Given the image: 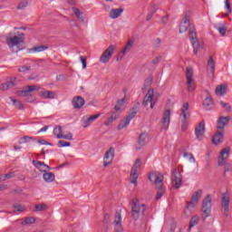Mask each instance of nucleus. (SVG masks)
<instances>
[{
    "label": "nucleus",
    "mask_w": 232,
    "mask_h": 232,
    "mask_svg": "<svg viewBox=\"0 0 232 232\" xmlns=\"http://www.w3.org/2000/svg\"><path fill=\"white\" fill-rule=\"evenodd\" d=\"M57 146L58 148H69V146H72V143L65 140H59Z\"/></svg>",
    "instance_id": "52"
},
{
    "label": "nucleus",
    "mask_w": 232,
    "mask_h": 232,
    "mask_svg": "<svg viewBox=\"0 0 232 232\" xmlns=\"http://www.w3.org/2000/svg\"><path fill=\"white\" fill-rule=\"evenodd\" d=\"M211 208H212V199L211 195H207L202 202V213H203V220H206L208 217H211Z\"/></svg>",
    "instance_id": "5"
},
{
    "label": "nucleus",
    "mask_w": 232,
    "mask_h": 232,
    "mask_svg": "<svg viewBox=\"0 0 232 232\" xmlns=\"http://www.w3.org/2000/svg\"><path fill=\"white\" fill-rule=\"evenodd\" d=\"M172 185L176 189H179V188L182 186V176L179 173V171H177V169L172 171Z\"/></svg>",
    "instance_id": "14"
},
{
    "label": "nucleus",
    "mask_w": 232,
    "mask_h": 232,
    "mask_svg": "<svg viewBox=\"0 0 232 232\" xmlns=\"http://www.w3.org/2000/svg\"><path fill=\"white\" fill-rule=\"evenodd\" d=\"M202 197V189H198L192 194L191 200L188 202L187 209H193L198 204V200Z\"/></svg>",
    "instance_id": "10"
},
{
    "label": "nucleus",
    "mask_w": 232,
    "mask_h": 232,
    "mask_svg": "<svg viewBox=\"0 0 232 232\" xmlns=\"http://www.w3.org/2000/svg\"><path fill=\"white\" fill-rule=\"evenodd\" d=\"M112 224L116 232H124V229L122 228V216L121 215V212H116Z\"/></svg>",
    "instance_id": "12"
},
{
    "label": "nucleus",
    "mask_w": 232,
    "mask_h": 232,
    "mask_svg": "<svg viewBox=\"0 0 232 232\" xmlns=\"http://www.w3.org/2000/svg\"><path fill=\"white\" fill-rule=\"evenodd\" d=\"M158 189V193L156 195V200H160V198H162V197L164 196V193H166V189L164 188V186H158L157 187Z\"/></svg>",
    "instance_id": "37"
},
{
    "label": "nucleus",
    "mask_w": 232,
    "mask_h": 232,
    "mask_svg": "<svg viewBox=\"0 0 232 232\" xmlns=\"http://www.w3.org/2000/svg\"><path fill=\"white\" fill-rule=\"evenodd\" d=\"M124 12V9L122 8H118V9H112L111 10L109 16L111 19H117V17H121V14Z\"/></svg>",
    "instance_id": "32"
},
{
    "label": "nucleus",
    "mask_w": 232,
    "mask_h": 232,
    "mask_svg": "<svg viewBox=\"0 0 232 232\" xmlns=\"http://www.w3.org/2000/svg\"><path fill=\"white\" fill-rule=\"evenodd\" d=\"M13 177H14V172H10V173L0 176V180H2V182H5V180H8V179H13Z\"/></svg>",
    "instance_id": "53"
},
{
    "label": "nucleus",
    "mask_w": 232,
    "mask_h": 232,
    "mask_svg": "<svg viewBox=\"0 0 232 232\" xmlns=\"http://www.w3.org/2000/svg\"><path fill=\"white\" fill-rule=\"evenodd\" d=\"M117 47L113 44L110 45L101 55L100 63L102 64H106V63H110V59H111L113 53H115V49Z\"/></svg>",
    "instance_id": "6"
},
{
    "label": "nucleus",
    "mask_w": 232,
    "mask_h": 232,
    "mask_svg": "<svg viewBox=\"0 0 232 232\" xmlns=\"http://www.w3.org/2000/svg\"><path fill=\"white\" fill-rule=\"evenodd\" d=\"M62 139H65L66 140H73V134L72 132H68L67 134H63Z\"/></svg>",
    "instance_id": "56"
},
{
    "label": "nucleus",
    "mask_w": 232,
    "mask_h": 232,
    "mask_svg": "<svg viewBox=\"0 0 232 232\" xmlns=\"http://www.w3.org/2000/svg\"><path fill=\"white\" fill-rule=\"evenodd\" d=\"M11 102H13V105L14 108H17V110H24V106L23 105V102L21 101L14 99V97H9Z\"/></svg>",
    "instance_id": "35"
},
{
    "label": "nucleus",
    "mask_w": 232,
    "mask_h": 232,
    "mask_svg": "<svg viewBox=\"0 0 232 232\" xmlns=\"http://www.w3.org/2000/svg\"><path fill=\"white\" fill-rule=\"evenodd\" d=\"M149 180L150 182H155L156 184V188L158 186H162V182H164V175H162V173H159V174H156V173H150L149 175Z\"/></svg>",
    "instance_id": "15"
},
{
    "label": "nucleus",
    "mask_w": 232,
    "mask_h": 232,
    "mask_svg": "<svg viewBox=\"0 0 232 232\" xmlns=\"http://www.w3.org/2000/svg\"><path fill=\"white\" fill-rule=\"evenodd\" d=\"M33 166H34L36 169H39L41 173H44L52 169V168L48 166L46 163L39 161L37 160H33Z\"/></svg>",
    "instance_id": "17"
},
{
    "label": "nucleus",
    "mask_w": 232,
    "mask_h": 232,
    "mask_svg": "<svg viewBox=\"0 0 232 232\" xmlns=\"http://www.w3.org/2000/svg\"><path fill=\"white\" fill-rule=\"evenodd\" d=\"M190 16L189 14H186L182 19L181 24H179V34H184L186 32H189V30H191V26H193V24H191V23L189 22Z\"/></svg>",
    "instance_id": "11"
},
{
    "label": "nucleus",
    "mask_w": 232,
    "mask_h": 232,
    "mask_svg": "<svg viewBox=\"0 0 232 232\" xmlns=\"http://www.w3.org/2000/svg\"><path fill=\"white\" fill-rule=\"evenodd\" d=\"M188 39L191 41L194 55H197V53H198V50L203 48L204 44L198 42V38L197 37V29H195V26L190 27L188 31Z\"/></svg>",
    "instance_id": "3"
},
{
    "label": "nucleus",
    "mask_w": 232,
    "mask_h": 232,
    "mask_svg": "<svg viewBox=\"0 0 232 232\" xmlns=\"http://www.w3.org/2000/svg\"><path fill=\"white\" fill-rule=\"evenodd\" d=\"M215 106V102L213 101V98L208 96L203 101V108L204 110H207V111H209V110H213Z\"/></svg>",
    "instance_id": "26"
},
{
    "label": "nucleus",
    "mask_w": 232,
    "mask_h": 232,
    "mask_svg": "<svg viewBox=\"0 0 232 232\" xmlns=\"http://www.w3.org/2000/svg\"><path fill=\"white\" fill-rule=\"evenodd\" d=\"M215 93L218 97H224L227 93V88H216Z\"/></svg>",
    "instance_id": "40"
},
{
    "label": "nucleus",
    "mask_w": 232,
    "mask_h": 232,
    "mask_svg": "<svg viewBox=\"0 0 232 232\" xmlns=\"http://www.w3.org/2000/svg\"><path fill=\"white\" fill-rule=\"evenodd\" d=\"M80 61L82 63V69L86 70V58H84V56H80Z\"/></svg>",
    "instance_id": "59"
},
{
    "label": "nucleus",
    "mask_w": 232,
    "mask_h": 232,
    "mask_svg": "<svg viewBox=\"0 0 232 232\" xmlns=\"http://www.w3.org/2000/svg\"><path fill=\"white\" fill-rule=\"evenodd\" d=\"M128 102V96H124L121 100H118L116 105L114 106V111L116 113H122V108L124 104Z\"/></svg>",
    "instance_id": "23"
},
{
    "label": "nucleus",
    "mask_w": 232,
    "mask_h": 232,
    "mask_svg": "<svg viewBox=\"0 0 232 232\" xmlns=\"http://www.w3.org/2000/svg\"><path fill=\"white\" fill-rule=\"evenodd\" d=\"M225 7L227 8L228 14H231V12H232L231 2L229 0L225 1Z\"/></svg>",
    "instance_id": "58"
},
{
    "label": "nucleus",
    "mask_w": 232,
    "mask_h": 232,
    "mask_svg": "<svg viewBox=\"0 0 232 232\" xmlns=\"http://www.w3.org/2000/svg\"><path fill=\"white\" fill-rule=\"evenodd\" d=\"M53 135L56 137V139H63V127L57 126L53 130Z\"/></svg>",
    "instance_id": "38"
},
{
    "label": "nucleus",
    "mask_w": 232,
    "mask_h": 232,
    "mask_svg": "<svg viewBox=\"0 0 232 232\" xmlns=\"http://www.w3.org/2000/svg\"><path fill=\"white\" fill-rule=\"evenodd\" d=\"M119 115H121L120 112L114 111L111 113V116L109 117L108 121L111 124V122L117 121V119H119Z\"/></svg>",
    "instance_id": "50"
},
{
    "label": "nucleus",
    "mask_w": 232,
    "mask_h": 232,
    "mask_svg": "<svg viewBox=\"0 0 232 232\" xmlns=\"http://www.w3.org/2000/svg\"><path fill=\"white\" fill-rule=\"evenodd\" d=\"M3 88H14V86H17V78L13 77L7 79L6 82L2 84Z\"/></svg>",
    "instance_id": "31"
},
{
    "label": "nucleus",
    "mask_w": 232,
    "mask_h": 232,
    "mask_svg": "<svg viewBox=\"0 0 232 232\" xmlns=\"http://www.w3.org/2000/svg\"><path fill=\"white\" fill-rule=\"evenodd\" d=\"M32 140V137L24 136L20 138L19 144H26V142H30Z\"/></svg>",
    "instance_id": "54"
},
{
    "label": "nucleus",
    "mask_w": 232,
    "mask_h": 232,
    "mask_svg": "<svg viewBox=\"0 0 232 232\" xmlns=\"http://www.w3.org/2000/svg\"><path fill=\"white\" fill-rule=\"evenodd\" d=\"M48 128H49L48 126H44L40 130H38L37 133H43L44 131H48Z\"/></svg>",
    "instance_id": "64"
},
{
    "label": "nucleus",
    "mask_w": 232,
    "mask_h": 232,
    "mask_svg": "<svg viewBox=\"0 0 232 232\" xmlns=\"http://www.w3.org/2000/svg\"><path fill=\"white\" fill-rule=\"evenodd\" d=\"M42 97L44 99H55V92L52 91H46L42 92Z\"/></svg>",
    "instance_id": "39"
},
{
    "label": "nucleus",
    "mask_w": 232,
    "mask_h": 232,
    "mask_svg": "<svg viewBox=\"0 0 232 232\" xmlns=\"http://www.w3.org/2000/svg\"><path fill=\"white\" fill-rule=\"evenodd\" d=\"M224 140V130H218L213 137V144H220Z\"/></svg>",
    "instance_id": "30"
},
{
    "label": "nucleus",
    "mask_w": 232,
    "mask_h": 232,
    "mask_svg": "<svg viewBox=\"0 0 232 232\" xmlns=\"http://www.w3.org/2000/svg\"><path fill=\"white\" fill-rule=\"evenodd\" d=\"M169 19V14H166L165 16L162 17L161 23H162L163 24H167Z\"/></svg>",
    "instance_id": "61"
},
{
    "label": "nucleus",
    "mask_w": 232,
    "mask_h": 232,
    "mask_svg": "<svg viewBox=\"0 0 232 232\" xmlns=\"http://www.w3.org/2000/svg\"><path fill=\"white\" fill-rule=\"evenodd\" d=\"M171 121V111L166 110L162 117V130H168L169 128V122Z\"/></svg>",
    "instance_id": "19"
},
{
    "label": "nucleus",
    "mask_w": 232,
    "mask_h": 232,
    "mask_svg": "<svg viewBox=\"0 0 232 232\" xmlns=\"http://www.w3.org/2000/svg\"><path fill=\"white\" fill-rule=\"evenodd\" d=\"M72 12L76 15L77 19H79V21H81V23H84V18L82 17L84 13L81 12V10L76 7H72Z\"/></svg>",
    "instance_id": "36"
},
{
    "label": "nucleus",
    "mask_w": 232,
    "mask_h": 232,
    "mask_svg": "<svg viewBox=\"0 0 232 232\" xmlns=\"http://www.w3.org/2000/svg\"><path fill=\"white\" fill-rule=\"evenodd\" d=\"M227 124H229V117H220L218 121V130L224 131V128H226Z\"/></svg>",
    "instance_id": "28"
},
{
    "label": "nucleus",
    "mask_w": 232,
    "mask_h": 232,
    "mask_svg": "<svg viewBox=\"0 0 232 232\" xmlns=\"http://www.w3.org/2000/svg\"><path fill=\"white\" fill-rule=\"evenodd\" d=\"M229 148H225L221 150L220 154H219V158H218V166H224V164H226V160H227V159H229Z\"/></svg>",
    "instance_id": "18"
},
{
    "label": "nucleus",
    "mask_w": 232,
    "mask_h": 232,
    "mask_svg": "<svg viewBox=\"0 0 232 232\" xmlns=\"http://www.w3.org/2000/svg\"><path fill=\"white\" fill-rule=\"evenodd\" d=\"M231 203V198H229V193L225 192L221 195V209L224 211L225 217H229V204Z\"/></svg>",
    "instance_id": "7"
},
{
    "label": "nucleus",
    "mask_w": 232,
    "mask_h": 232,
    "mask_svg": "<svg viewBox=\"0 0 232 232\" xmlns=\"http://www.w3.org/2000/svg\"><path fill=\"white\" fill-rule=\"evenodd\" d=\"M220 106L225 110L226 111H231L232 107L229 105V103L225 102L224 101L219 102Z\"/></svg>",
    "instance_id": "48"
},
{
    "label": "nucleus",
    "mask_w": 232,
    "mask_h": 232,
    "mask_svg": "<svg viewBox=\"0 0 232 232\" xmlns=\"http://www.w3.org/2000/svg\"><path fill=\"white\" fill-rule=\"evenodd\" d=\"M14 209L17 211L18 213H23L26 209V208L21 204H14L13 205Z\"/></svg>",
    "instance_id": "49"
},
{
    "label": "nucleus",
    "mask_w": 232,
    "mask_h": 232,
    "mask_svg": "<svg viewBox=\"0 0 232 232\" xmlns=\"http://www.w3.org/2000/svg\"><path fill=\"white\" fill-rule=\"evenodd\" d=\"M28 71H30V67H28L26 65H23L22 67H20L18 69V72H28Z\"/></svg>",
    "instance_id": "60"
},
{
    "label": "nucleus",
    "mask_w": 232,
    "mask_h": 232,
    "mask_svg": "<svg viewBox=\"0 0 232 232\" xmlns=\"http://www.w3.org/2000/svg\"><path fill=\"white\" fill-rule=\"evenodd\" d=\"M198 216H194L193 218H191L188 228L191 229V227H195V226L198 224Z\"/></svg>",
    "instance_id": "44"
},
{
    "label": "nucleus",
    "mask_w": 232,
    "mask_h": 232,
    "mask_svg": "<svg viewBox=\"0 0 232 232\" xmlns=\"http://www.w3.org/2000/svg\"><path fill=\"white\" fill-rule=\"evenodd\" d=\"M141 167L142 160H140V159H137L130 170V184H137V180L139 179V171H140Z\"/></svg>",
    "instance_id": "4"
},
{
    "label": "nucleus",
    "mask_w": 232,
    "mask_h": 232,
    "mask_svg": "<svg viewBox=\"0 0 232 232\" xmlns=\"http://www.w3.org/2000/svg\"><path fill=\"white\" fill-rule=\"evenodd\" d=\"M28 6V1L23 0L22 2L19 3V5L16 6L17 10H24Z\"/></svg>",
    "instance_id": "51"
},
{
    "label": "nucleus",
    "mask_w": 232,
    "mask_h": 232,
    "mask_svg": "<svg viewBox=\"0 0 232 232\" xmlns=\"http://www.w3.org/2000/svg\"><path fill=\"white\" fill-rule=\"evenodd\" d=\"M207 73L210 78L215 77V60L210 56L207 63Z\"/></svg>",
    "instance_id": "20"
},
{
    "label": "nucleus",
    "mask_w": 232,
    "mask_h": 232,
    "mask_svg": "<svg viewBox=\"0 0 232 232\" xmlns=\"http://www.w3.org/2000/svg\"><path fill=\"white\" fill-rule=\"evenodd\" d=\"M24 34L18 33V35H14V33H9L5 35V43L12 52V53H17L21 50H24L23 44H24Z\"/></svg>",
    "instance_id": "1"
},
{
    "label": "nucleus",
    "mask_w": 232,
    "mask_h": 232,
    "mask_svg": "<svg viewBox=\"0 0 232 232\" xmlns=\"http://www.w3.org/2000/svg\"><path fill=\"white\" fill-rule=\"evenodd\" d=\"M85 103L86 102L81 96H76L72 99V106L75 110H81Z\"/></svg>",
    "instance_id": "24"
},
{
    "label": "nucleus",
    "mask_w": 232,
    "mask_h": 232,
    "mask_svg": "<svg viewBox=\"0 0 232 232\" xmlns=\"http://www.w3.org/2000/svg\"><path fill=\"white\" fill-rule=\"evenodd\" d=\"M148 215V206L140 203L139 199H133L131 205V217L133 220H142Z\"/></svg>",
    "instance_id": "2"
},
{
    "label": "nucleus",
    "mask_w": 232,
    "mask_h": 232,
    "mask_svg": "<svg viewBox=\"0 0 232 232\" xmlns=\"http://www.w3.org/2000/svg\"><path fill=\"white\" fill-rule=\"evenodd\" d=\"M43 179L44 182H47V184H50L55 181V174H53V172L45 171L43 174Z\"/></svg>",
    "instance_id": "29"
},
{
    "label": "nucleus",
    "mask_w": 232,
    "mask_h": 232,
    "mask_svg": "<svg viewBox=\"0 0 232 232\" xmlns=\"http://www.w3.org/2000/svg\"><path fill=\"white\" fill-rule=\"evenodd\" d=\"M181 130L182 131H186L188 130V120L181 119Z\"/></svg>",
    "instance_id": "57"
},
{
    "label": "nucleus",
    "mask_w": 232,
    "mask_h": 232,
    "mask_svg": "<svg viewBox=\"0 0 232 232\" xmlns=\"http://www.w3.org/2000/svg\"><path fill=\"white\" fill-rule=\"evenodd\" d=\"M35 88H29L25 91H20L17 92L18 97H27L25 99L26 102H34V97H32V92H35Z\"/></svg>",
    "instance_id": "16"
},
{
    "label": "nucleus",
    "mask_w": 232,
    "mask_h": 232,
    "mask_svg": "<svg viewBox=\"0 0 232 232\" xmlns=\"http://www.w3.org/2000/svg\"><path fill=\"white\" fill-rule=\"evenodd\" d=\"M35 211H46L48 209V205L43 203V204H37L34 206Z\"/></svg>",
    "instance_id": "45"
},
{
    "label": "nucleus",
    "mask_w": 232,
    "mask_h": 232,
    "mask_svg": "<svg viewBox=\"0 0 232 232\" xmlns=\"http://www.w3.org/2000/svg\"><path fill=\"white\" fill-rule=\"evenodd\" d=\"M28 224H35V218H26L24 221H22V226H26Z\"/></svg>",
    "instance_id": "47"
},
{
    "label": "nucleus",
    "mask_w": 232,
    "mask_h": 232,
    "mask_svg": "<svg viewBox=\"0 0 232 232\" xmlns=\"http://www.w3.org/2000/svg\"><path fill=\"white\" fill-rule=\"evenodd\" d=\"M204 133H206V123L204 121H200L195 129L197 140H202V139H204Z\"/></svg>",
    "instance_id": "13"
},
{
    "label": "nucleus",
    "mask_w": 232,
    "mask_h": 232,
    "mask_svg": "<svg viewBox=\"0 0 232 232\" xmlns=\"http://www.w3.org/2000/svg\"><path fill=\"white\" fill-rule=\"evenodd\" d=\"M100 116H101V113H98L88 118H83L82 123V128H88V126H90L92 122L96 121V119H99Z\"/></svg>",
    "instance_id": "25"
},
{
    "label": "nucleus",
    "mask_w": 232,
    "mask_h": 232,
    "mask_svg": "<svg viewBox=\"0 0 232 232\" xmlns=\"http://www.w3.org/2000/svg\"><path fill=\"white\" fill-rule=\"evenodd\" d=\"M229 84L227 82L221 83L217 86V88H228Z\"/></svg>",
    "instance_id": "63"
},
{
    "label": "nucleus",
    "mask_w": 232,
    "mask_h": 232,
    "mask_svg": "<svg viewBox=\"0 0 232 232\" xmlns=\"http://www.w3.org/2000/svg\"><path fill=\"white\" fill-rule=\"evenodd\" d=\"M157 103V100L155 99V91L153 89H150L143 100V106H148L150 104V109L153 110L155 108V104Z\"/></svg>",
    "instance_id": "8"
},
{
    "label": "nucleus",
    "mask_w": 232,
    "mask_h": 232,
    "mask_svg": "<svg viewBox=\"0 0 232 232\" xmlns=\"http://www.w3.org/2000/svg\"><path fill=\"white\" fill-rule=\"evenodd\" d=\"M137 108H132L131 110H130V114H129L128 116H127V118H129L130 119V121H131L134 117H135V115H137Z\"/></svg>",
    "instance_id": "55"
},
{
    "label": "nucleus",
    "mask_w": 232,
    "mask_h": 232,
    "mask_svg": "<svg viewBox=\"0 0 232 232\" xmlns=\"http://www.w3.org/2000/svg\"><path fill=\"white\" fill-rule=\"evenodd\" d=\"M161 57L160 56H157L152 60V64H159V63H160L161 61Z\"/></svg>",
    "instance_id": "62"
},
{
    "label": "nucleus",
    "mask_w": 232,
    "mask_h": 232,
    "mask_svg": "<svg viewBox=\"0 0 232 232\" xmlns=\"http://www.w3.org/2000/svg\"><path fill=\"white\" fill-rule=\"evenodd\" d=\"M45 50H48V46L38 45L29 49V53H39L41 52H44Z\"/></svg>",
    "instance_id": "33"
},
{
    "label": "nucleus",
    "mask_w": 232,
    "mask_h": 232,
    "mask_svg": "<svg viewBox=\"0 0 232 232\" xmlns=\"http://www.w3.org/2000/svg\"><path fill=\"white\" fill-rule=\"evenodd\" d=\"M180 117L184 119V121H188V119L191 117V112H189V103L186 102L182 105L180 109Z\"/></svg>",
    "instance_id": "21"
},
{
    "label": "nucleus",
    "mask_w": 232,
    "mask_h": 232,
    "mask_svg": "<svg viewBox=\"0 0 232 232\" xmlns=\"http://www.w3.org/2000/svg\"><path fill=\"white\" fill-rule=\"evenodd\" d=\"M131 48H133V41L130 40L127 43L126 46L121 51V53H128V52H130V50H131Z\"/></svg>",
    "instance_id": "43"
},
{
    "label": "nucleus",
    "mask_w": 232,
    "mask_h": 232,
    "mask_svg": "<svg viewBox=\"0 0 232 232\" xmlns=\"http://www.w3.org/2000/svg\"><path fill=\"white\" fill-rule=\"evenodd\" d=\"M130 122H131V120L126 117L119 123L118 130H124V128H127L130 125Z\"/></svg>",
    "instance_id": "34"
},
{
    "label": "nucleus",
    "mask_w": 232,
    "mask_h": 232,
    "mask_svg": "<svg viewBox=\"0 0 232 232\" xmlns=\"http://www.w3.org/2000/svg\"><path fill=\"white\" fill-rule=\"evenodd\" d=\"M113 159H115V149L111 147L103 156V167L108 168L113 162Z\"/></svg>",
    "instance_id": "9"
},
{
    "label": "nucleus",
    "mask_w": 232,
    "mask_h": 232,
    "mask_svg": "<svg viewBox=\"0 0 232 232\" xmlns=\"http://www.w3.org/2000/svg\"><path fill=\"white\" fill-rule=\"evenodd\" d=\"M183 157H184V159H187V160L192 162L193 164H195V162H197V160H195V157L193 156V154H191L189 152H184Z\"/></svg>",
    "instance_id": "42"
},
{
    "label": "nucleus",
    "mask_w": 232,
    "mask_h": 232,
    "mask_svg": "<svg viewBox=\"0 0 232 232\" xmlns=\"http://www.w3.org/2000/svg\"><path fill=\"white\" fill-rule=\"evenodd\" d=\"M151 84H153V74L149 75L144 82V87L148 88L150 86H151Z\"/></svg>",
    "instance_id": "46"
},
{
    "label": "nucleus",
    "mask_w": 232,
    "mask_h": 232,
    "mask_svg": "<svg viewBox=\"0 0 232 232\" xmlns=\"http://www.w3.org/2000/svg\"><path fill=\"white\" fill-rule=\"evenodd\" d=\"M218 32H219L220 35L224 37L226 35V32H227V27L226 26V24H221L220 26L217 27Z\"/></svg>",
    "instance_id": "41"
},
{
    "label": "nucleus",
    "mask_w": 232,
    "mask_h": 232,
    "mask_svg": "<svg viewBox=\"0 0 232 232\" xmlns=\"http://www.w3.org/2000/svg\"><path fill=\"white\" fill-rule=\"evenodd\" d=\"M186 76L188 86H193V84H195V79H193V68L187 67Z\"/></svg>",
    "instance_id": "27"
},
{
    "label": "nucleus",
    "mask_w": 232,
    "mask_h": 232,
    "mask_svg": "<svg viewBox=\"0 0 232 232\" xmlns=\"http://www.w3.org/2000/svg\"><path fill=\"white\" fill-rule=\"evenodd\" d=\"M146 139H148V133L142 132L138 138V142L136 145V150H142L146 146Z\"/></svg>",
    "instance_id": "22"
}]
</instances>
